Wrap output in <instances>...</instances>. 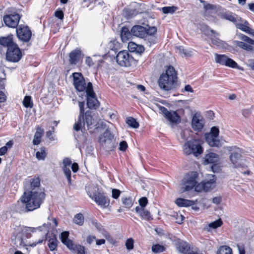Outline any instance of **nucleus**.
<instances>
[{"label":"nucleus","instance_id":"obj_60","mask_svg":"<svg viewBox=\"0 0 254 254\" xmlns=\"http://www.w3.org/2000/svg\"><path fill=\"white\" fill-rule=\"evenodd\" d=\"M75 250H76L77 254H85L84 247L82 246L78 245L76 246Z\"/></svg>","mask_w":254,"mask_h":254},{"label":"nucleus","instance_id":"obj_33","mask_svg":"<svg viewBox=\"0 0 254 254\" xmlns=\"http://www.w3.org/2000/svg\"><path fill=\"white\" fill-rule=\"evenodd\" d=\"M236 16L235 14L231 12H225L222 14V18L229 20L234 23H236L238 20H241L240 17Z\"/></svg>","mask_w":254,"mask_h":254},{"label":"nucleus","instance_id":"obj_34","mask_svg":"<svg viewBox=\"0 0 254 254\" xmlns=\"http://www.w3.org/2000/svg\"><path fill=\"white\" fill-rule=\"evenodd\" d=\"M58 242H59L55 235H52L51 237L50 238L48 241V245L51 251L57 250Z\"/></svg>","mask_w":254,"mask_h":254},{"label":"nucleus","instance_id":"obj_51","mask_svg":"<svg viewBox=\"0 0 254 254\" xmlns=\"http://www.w3.org/2000/svg\"><path fill=\"white\" fill-rule=\"evenodd\" d=\"M138 202L140 205L139 207L144 208L148 203V199L145 197H142L139 199Z\"/></svg>","mask_w":254,"mask_h":254},{"label":"nucleus","instance_id":"obj_62","mask_svg":"<svg viewBox=\"0 0 254 254\" xmlns=\"http://www.w3.org/2000/svg\"><path fill=\"white\" fill-rule=\"evenodd\" d=\"M55 15L60 19H63L64 18V14L62 10H57L55 12Z\"/></svg>","mask_w":254,"mask_h":254},{"label":"nucleus","instance_id":"obj_55","mask_svg":"<svg viewBox=\"0 0 254 254\" xmlns=\"http://www.w3.org/2000/svg\"><path fill=\"white\" fill-rule=\"evenodd\" d=\"M64 244L70 250H74L76 249V246H75L72 241L70 240H68Z\"/></svg>","mask_w":254,"mask_h":254},{"label":"nucleus","instance_id":"obj_26","mask_svg":"<svg viewBox=\"0 0 254 254\" xmlns=\"http://www.w3.org/2000/svg\"><path fill=\"white\" fill-rule=\"evenodd\" d=\"M81 58V51L75 49L71 51L69 54V62L70 64H76Z\"/></svg>","mask_w":254,"mask_h":254},{"label":"nucleus","instance_id":"obj_46","mask_svg":"<svg viewBox=\"0 0 254 254\" xmlns=\"http://www.w3.org/2000/svg\"><path fill=\"white\" fill-rule=\"evenodd\" d=\"M123 203L127 208H130L133 204V201L131 197L123 198Z\"/></svg>","mask_w":254,"mask_h":254},{"label":"nucleus","instance_id":"obj_19","mask_svg":"<svg viewBox=\"0 0 254 254\" xmlns=\"http://www.w3.org/2000/svg\"><path fill=\"white\" fill-rule=\"evenodd\" d=\"M93 199L98 205L104 207L108 206L110 204V199L103 192H98Z\"/></svg>","mask_w":254,"mask_h":254},{"label":"nucleus","instance_id":"obj_18","mask_svg":"<svg viewBox=\"0 0 254 254\" xmlns=\"http://www.w3.org/2000/svg\"><path fill=\"white\" fill-rule=\"evenodd\" d=\"M204 159V162L207 164H214L212 166L211 169L214 172H216L215 169L217 167V165L215 163L219 161V155L215 153L209 152L205 155Z\"/></svg>","mask_w":254,"mask_h":254},{"label":"nucleus","instance_id":"obj_9","mask_svg":"<svg viewBox=\"0 0 254 254\" xmlns=\"http://www.w3.org/2000/svg\"><path fill=\"white\" fill-rule=\"evenodd\" d=\"M87 95V105L89 109H96L99 106V101L97 100L96 94L93 89L91 82L87 83V88L86 90Z\"/></svg>","mask_w":254,"mask_h":254},{"label":"nucleus","instance_id":"obj_38","mask_svg":"<svg viewBox=\"0 0 254 254\" xmlns=\"http://www.w3.org/2000/svg\"><path fill=\"white\" fill-rule=\"evenodd\" d=\"M176 49L180 55L184 57H190L192 55V51L185 49L182 46L176 47Z\"/></svg>","mask_w":254,"mask_h":254},{"label":"nucleus","instance_id":"obj_29","mask_svg":"<svg viewBox=\"0 0 254 254\" xmlns=\"http://www.w3.org/2000/svg\"><path fill=\"white\" fill-rule=\"evenodd\" d=\"M121 38L123 42H127L132 36L131 30L127 27H123L121 31Z\"/></svg>","mask_w":254,"mask_h":254},{"label":"nucleus","instance_id":"obj_42","mask_svg":"<svg viewBox=\"0 0 254 254\" xmlns=\"http://www.w3.org/2000/svg\"><path fill=\"white\" fill-rule=\"evenodd\" d=\"M74 222L80 226H82L84 223V217L81 213H78L75 215L73 218Z\"/></svg>","mask_w":254,"mask_h":254},{"label":"nucleus","instance_id":"obj_24","mask_svg":"<svg viewBox=\"0 0 254 254\" xmlns=\"http://www.w3.org/2000/svg\"><path fill=\"white\" fill-rule=\"evenodd\" d=\"M114 137L113 134L111 132L107 129L104 133L99 137V142L102 145L106 143L111 144L112 143V139Z\"/></svg>","mask_w":254,"mask_h":254},{"label":"nucleus","instance_id":"obj_28","mask_svg":"<svg viewBox=\"0 0 254 254\" xmlns=\"http://www.w3.org/2000/svg\"><path fill=\"white\" fill-rule=\"evenodd\" d=\"M209 181L203 182L204 191H208L213 189L214 183H215L216 177L215 175H211L209 176Z\"/></svg>","mask_w":254,"mask_h":254},{"label":"nucleus","instance_id":"obj_11","mask_svg":"<svg viewBox=\"0 0 254 254\" xmlns=\"http://www.w3.org/2000/svg\"><path fill=\"white\" fill-rule=\"evenodd\" d=\"M18 38L23 42L28 43L31 39L32 32L28 26L20 25L16 29Z\"/></svg>","mask_w":254,"mask_h":254},{"label":"nucleus","instance_id":"obj_45","mask_svg":"<svg viewBox=\"0 0 254 254\" xmlns=\"http://www.w3.org/2000/svg\"><path fill=\"white\" fill-rule=\"evenodd\" d=\"M165 248L159 244L154 245L152 247V251L154 253H160L163 252Z\"/></svg>","mask_w":254,"mask_h":254},{"label":"nucleus","instance_id":"obj_8","mask_svg":"<svg viewBox=\"0 0 254 254\" xmlns=\"http://www.w3.org/2000/svg\"><path fill=\"white\" fill-rule=\"evenodd\" d=\"M22 57L21 51L17 44L14 45L13 47H10L8 49H7L5 58L7 61L17 63L20 60Z\"/></svg>","mask_w":254,"mask_h":254},{"label":"nucleus","instance_id":"obj_2","mask_svg":"<svg viewBox=\"0 0 254 254\" xmlns=\"http://www.w3.org/2000/svg\"><path fill=\"white\" fill-rule=\"evenodd\" d=\"M177 80V72L173 66H169L166 69L165 72L160 75L158 83L160 89L168 91L174 87Z\"/></svg>","mask_w":254,"mask_h":254},{"label":"nucleus","instance_id":"obj_36","mask_svg":"<svg viewBox=\"0 0 254 254\" xmlns=\"http://www.w3.org/2000/svg\"><path fill=\"white\" fill-rule=\"evenodd\" d=\"M92 112L90 111H87L85 113L84 115V120L85 125L86 124L88 129L90 126L93 125V119L91 115Z\"/></svg>","mask_w":254,"mask_h":254},{"label":"nucleus","instance_id":"obj_63","mask_svg":"<svg viewBox=\"0 0 254 254\" xmlns=\"http://www.w3.org/2000/svg\"><path fill=\"white\" fill-rule=\"evenodd\" d=\"M92 223L98 230H101L102 227V225L100 223H98L96 220H92Z\"/></svg>","mask_w":254,"mask_h":254},{"label":"nucleus","instance_id":"obj_3","mask_svg":"<svg viewBox=\"0 0 254 254\" xmlns=\"http://www.w3.org/2000/svg\"><path fill=\"white\" fill-rule=\"evenodd\" d=\"M183 149L186 154H192L196 157L203 152V148L199 141L195 139L186 142L183 146Z\"/></svg>","mask_w":254,"mask_h":254},{"label":"nucleus","instance_id":"obj_53","mask_svg":"<svg viewBox=\"0 0 254 254\" xmlns=\"http://www.w3.org/2000/svg\"><path fill=\"white\" fill-rule=\"evenodd\" d=\"M146 34L149 35H154L157 32V29L155 27H149L146 29Z\"/></svg>","mask_w":254,"mask_h":254},{"label":"nucleus","instance_id":"obj_32","mask_svg":"<svg viewBox=\"0 0 254 254\" xmlns=\"http://www.w3.org/2000/svg\"><path fill=\"white\" fill-rule=\"evenodd\" d=\"M176 204L180 207H187L192 206L194 204L193 200H188L182 198H178L175 201Z\"/></svg>","mask_w":254,"mask_h":254},{"label":"nucleus","instance_id":"obj_16","mask_svg":"<svg viewBox=\"0 0 254 254\" xmlns=\"http://www.w3.org/2000/svg\"><path fill=\"white\" fill-rule=\"evenodd\" d=\"M25 233L22 231L18 233L16 235H13L11 237L13 245L17 248H24L27 246L25 242Z\"/></svg>","mask_w":254,"mask_h":254},{"label":"nucleus","instance_id":"obj_52","mask_svg":"<svg viewBox=\"0 0 254 254\" xmlns=\"http://www.w3.org/2000/svg\"><path fill=\"white\" fill-rule=\"evenodd\" d=\"M133 240L131 238L127 239L126 243V246L127 250H130L133 248Z\"/></svg>","mask_w":254,"mask_h":254},{"label":"nucleus","instance_id":"obj_54","mask_svg":"<svg viewBox=\"0 0 254 254\" xmlns=\"http://www.w3.org/2000/svg\"><path fill=\"white\" fill-rule=\"evenodd\" d=\"M69 233L67 232H64L61 234V240L63 243H65L68 240Z\"/></svg>","mask_w":254,"mask_h":254},{"label":"nucleus","instance_id":"obj_27","mask_svg":"<svg viewBox=\"0 0 254 254\" xmlns=\"http://www.w3.org/2000/svg\"><path fill=\"white\" fill-rule=\"evenodd\" d=\"M135 211L136 213L139 214V216L141 217L142 219L147 221H150L153 219L150 212L143 208L137 206L135 208Z\"/></svg>","mask_w":254,"mask_h":254},{"label":"nucleus","instance_id":"obj_20","mask_svg":"<svg viewBox=\"0 0 254 254\" xmlns=\"http://www.w3.org/2000/svg\"><path fill=\"white\" fill-rule=\"evenodd\" d=\"M209 32L213 35V37L211 38L212 43L220 48L224 47L226 43L217 37V36L219 35V33L214 30L211 29L209 30L208 29L207 31L204 32V34L206 35H209Z\"/></svg>","mask_w":254,"mask_h":254},{"label":"nucleus","instance_id":"obj_10","mask_svg":"<svg viewBox=\"0 0 254 254\" xmlns=\"http://www.w3.org/2000/svg\"><path fill=\"white\" fill-rule=\"evenodd\" d=\"M21 15L17 12H10L8 14L4 15L3 20L5 25L8 27L15 28L18 27V24Z\"/></svg>","mask_w":254,"mask_h":254},{"label":"nucleus","instance_id":"obj_47","mask_svg":"<svg viewBox=\"0 0 254 254\" xmlns=\"http://www.w3.org/2000/svg\"><path fill=\"white\" fill-rule=\"evenodd\" d=\"M51 224L48 223L47 224L44 223L42 226H40L36 228V229L39 231H43V235H46L48 234V228Z\"/></svg>","mask_w":254,"mask_h":254},{"label":"nucleus","instance_id":"obj_39","mask_svg":"<svg viewBox=\"0 0 254 254\" xmlns=\"http://www.w3.org/2000/svg\"><path fill=\"white\" fill-rule=\"evenodd\" d=\"M47 156L46 148L42 147L40 148V151L36 153V157L38 160H44Z\"/></svg>","mask_w":254,"mask_h":254},{"label":"nucleus","instance_id":"obj_22","mask_svg":"<svg viewBox=\"0 0 254 254\" xmlns=\"http://www.w3.org/2000/svg\"><path fill=\"white\" fill-rule=\"evenodd\" d=\"M16 44L13 41V35L12 34L0 37V45L4 47H6L7 49Z\"/></svg>","mask_w":254,"mask_h":254},{"label":"nucleus","instance_id":"obj_58","mask_svg":"<svg viewBox=\"0 0 254 254\" xmlns=\"http://www.w3.org/2000/svg\"><path fill=\"white\" fill-rule=\"evenodd\" d=\"M194 190L196 191L201 192L202 191H204V186L203 185V183L201 182L200 183L198 184L197 185L194 186Z\"/></svg>","mask_w":254,"mask_h":254},{"label":"nucleus","instance_id":"obj_4","mask_svg":"<svg viewBox=\"0 0 254 254\" xmlns=\"http://www.w3.org/2000/svg\"><path fill=\"white\" fill-rule=\"evenodd\" d=\"M198 174L196 172H190L187 174L182 182L181 190L182 192L189 191L192 189L196 185Z\"/></svg>","mask_w":254,"mask_h":254},{"label":"nucleus","instance_id":"obj_6","mask_svg":"<svg viewBox=\"0 0 254 254\" xmlns=\"http://www.w3.org/2000/svg\"><path fill=\"white\" fill-rule=\"evenodd\" d=\"M226 149L229 152L230 161L234 167H242L241 149L236 146H228Z\"/></svg>","mask_w":254,"mask_h":254},{"label":"nucleus","instance_id":"obj_31","mask_svg":"<svg viewBox=\"0 0 254 254\" xmlns=\"http://www.w3.org/2000/svg\"><path fill=\"white\" fill-rule=\"evenodd\" d=\"M44 133V129L40 127L36 128V131L34 136L33 143L34 145H38L41 142V137Z\"/></svg>","mask_w":254,"mask_h":254},{"label":"nucleus","instance_id":"obj_44","mask_svg":"<svg viewBox=\"0 0 254 254\" xmlns=\"http://www.w3.org/2000/svg\"><path fill=\"white\" fill-rule=\"evenodd\" d=\"M236 45L239 47L241 48H242L244 50H246L248 51H252L253 50V47L251 45H250L247 43H244V42L241 41H236Z\"/></svg>","mask_w":254,"mask_h":254},{"label":"nucleus","instance_id":"obj_23","mask_svg":"<svg viewBox=\"0 0 254 254\" xmlns=\"http://www.w3.org/2000/svg\"><path fill=\"white\" fill-rule=\"evenodd\" d=\"M177 249L183 254H190L192 253V249L187 242L182 241L178 242Z\"/></svg>","mask_w":254,"mask_h":254},{"label":"nucleus","instance_id":"obj_17","mask_svg":"<svg viewBox=\"0 0 254 254\" xmlns=\"http://www.w3.org/2000/svg\"><path fill=\"white\" fill-rule=\"evenodd\" d=\"M204 120L202 116L194 114L191 121V126L194 131H200L204 126Z\"/></svg>","mask_w":254,"mask_h":254},{"label":"nucleus","instance_id":"obj_41","mask_svg":"<svg viewBox=\"0 0 254 254\" xmlns=\"http://www.w3.org/2000/svg\"><path fill=\"white\" fill-rule=\"evenodd\" d=\"M126 123L130 127L136 128L139 127V124L136 122V120L132 117H128L127 118Z\"/></svg>","mask_w":254,"mask_h":254},{"label":"nucleus","instance_id":"obj_59","mask_svg":"<svg viewBox=\"0 0 254 254\" xmlns=\"http://www.w3.org/2000/svg\"><path fill=\"white\" fill-rule=\"evenodd\" d=\"M121 194V191L117 189L112 190V197L115 199H117Z\"/></svg>","mask_w":254,"mask_h":254},{"label":"nucleus","instance_id":"obj_48","mask_svg":"<svg viewBox=\"0 0 254 254\" xmlns=\"http://www.w3.org/2000/svg\"><path fill=\"white\" fill-rule=\"evenodd\" d=\"M23 104V105L26 108H31L33 106V103L31 101V97L29 96H26L24 98Z\"/></svg>","mask_w":254,"mask_h":254},{"label":"nucleus","instance_id":"obj_25","mask_svg":"<svg viewBox=\"0 0 254 254\" xmlns=\"http://www.w3.org/2000/svg\"><path fill=\"white\" fill-rule=\"evenodd\" d=\"M132 35L143 38L146 35V28L140 25H135L132 27Z\"/></svg>","mask_w":254,"mask_h":254},{"label":"nucleus","instance_id":"obj_21","mask_svg":"<svg viewBox=\"0 0 254 254\" xmlns=\"http://www.w3.org/2000/svg\"><path fill=\"white\" fill-rule=\"evenodd\" d=\"M63 163L64 165L63 168L64 173L67 178L69 184H71V171L69 167L71 165V161L69 158L66 157L63 159Z\"/></svg>","mask_w":254,"mask_h":254},{"label":"nucleus","instance_id":"obj_5","mask_svg":"<svg viewBox=\"0 0 254 254\" xmlns=\"http://www.w3.org/2000/svg\"><path fill=\"white\" fill-rule=\"evenodd\" d=\"M117 63L122 66L128 67L135 65L136 61L126 51L120 52L116 56Z\"/></svg>","mask_w":254,"mask_h":254},{"label":"nucleus","instance_id":"obj_61","mask_svg":"<svg viewBox=\"0 0 254 254\" xmlns=\"http://www.w3.org/2000/svg\"><path fill=\"white\" fill-rule=\"evenodd\" d=\"M127 144L126 141H123L120 142L119 147L120 150L125 151L127 149Z\"/></svg>","mask_w":254,"mask_h":254},{"label":"nucleus","instance_id":"obj_37","mask_svg":"<svg viewBox=\"0 0 254 254\" xmlns=\"http://www.w3.org/2000/svg\"><path fill=\"white\" fill-rule=\"evenodd\" d=\"M223 224V222L221 219H219L213 222L209 223L206 229L208 231H210L211 229H215L219 227H221Z\"/></svg>","mask_w":254,"mask_h":254},{"label":"nucleus","instance_id":"obj_56","mask_svg":"<svg viewBox=\"0 0 254 254\" xmlns=\"http://www.w3.org/2000/svg\"><path fill=\"white\" fill-rule=\"evenodd\" d=\"M241 39L245 42H247L251 45H254V40L249 38L247 36L242 35L241 36Z\"/></svg>","mask_w":254,"mask_h":254},{"label":"nucleus","instance_id":"obj_57","mask_svg":"<svg viewBox=\"0 0 254 254\" xmlns=\"http://www.w3.org/2000/svg\"><path fill=\"white\" fill-rule=\"evenodd\" d=\"M129 50L132 52H135L138 48V45L133 42H129L128 45Z\"/></svg>","mask_w":254,"mask_h":254},{"label":"nucleus","instance_id":"obj_43","mask_svg":"<svg viewBox=\"0 0 254 254\" xmlns=\"http://www.w3.org/2000/svg\"><path fill=\"white\" fill-rule=\"evenodd\" d=\"M143 38H144L146 44H148L149 46H150L152 44H155L156 41V38L154 35H149L147 34Z\"/></svg>","mask_w":254,"mask_h":254},{"label":"nucleus","instance_id":"obj_13","mask_svg":"<svg viewBox=\"0 0 254 254\" xmlns=\"http://www.w3.org/2000/svg\"><path fill=\"white\" fill-rule=\"evenodd\" d=\"M215 61L221 65L227 66L232 68H238V64L232 59L229 58L225 55L215 54Z\"/></svg>","mask_w":254,"mask_h":254},{"label":"nucleus","instance_id":"obj_64","mask_svg":"<svg viewBox=\"0 0 254 254\" xmlns=\"http://www.w3.org/2000/svg\"><path fill=\"white\" fill-rule=\"evenodd\" d=\"M85 63L89 66L93 65L94 64L92 59L90 57L86 58Z\"/></svg>","mask_w":254,"mask_h":254},{"label":"nucleus","instance_id":"obj_12","mask_svg":"<svg viewBox=\"0 0 254 254\" xmlns=\"http://www.w3.org/2000/svg\"><path fill=\"white\" fill-rule=\"evenodd\" d=\"M73 78V85L75 88L79 92L86 90L87 85L85 80L81 73L74 72L72 73Z\"/></svg>","mask_w":254,"mask_h":254},{"label":"nucleus","instance_id":"obj_49","mask_svg":"<svg viewBox=\"0 0 254 254\" xmlns=\"http://www.w3.org/2000/svg\"><path fill=\"white\" fill-rule=\"evenodd\" d=\"M177 9V7L172 6H165L162 8V12L164 13H173Z\"/></svg>","mask_w":254,"mask_h":254},{"label":"nucleus","instance_id":"obj_15","mask_svg":"<svg viewBox=\"0 0 254 254\" xmlns=\"http://www.w3.org/2000/svg\"><path fill=\"white\" fill-rule=\"evenodd\" d=\"M160 110L164 117L170 122L176 124L180 122L181 118L176 112L174 111H169L167 108L163 106L160 107Z\"/></svg>","mask_w":254,"mask_h":254},{"label":"nucleus","instance_id":"obj_30","mask_svg":"<svg viewBox=\"0 0 254 254\" xmlns=\"http://www.w3.org/2000/svg\"><path fill=\"white\" fill-rule=\"evenodd\" d=\"M237 28L251 35H254V30L249 26V23L245 21L244 23H236Z\"/></svg>","mask_w":254,"mask_h":254},{"label":"nucleus","instance_id":"obj_40","mask_svg":"<svg viewBox=\"0 0 254 254\" xmlns=\"http://www.w3.org/2000/svg\"><path fill=\"white\" fill-rule=\"evenodd\" d=\"M217 254H232V251L229 247L223 246L219 248Z\"/></svg>","mask_w":254,"mask_h":254},{"label":"nucleus","instance_id":"obj_7","mask_svg":"<svg viewBox=\"0 0 254 254\" xmlns=\"http://www.w3.org/2000/svg\"><path fill=\"white\" fill-rule=\"evenodd\" d=\"M219 130L217 127H213L210 133L205 134V139L208 144L212 147H220L222 145V142L217 138Z\"/></svg>","mask_w":254,"mask_h":254},{"label":"nucleus","instance_id":"obj_1","mask_svg":"<svg viewBox=\"0 0 254 254\" xmlns=\"http://www.w3.org/2000/svg\"><path fill=\"white\" fill-rule=\"evenodd\" d=\"M38 177L32 178L25 185V191L21 198L26 211L39 208L45 198V193L40 188Z\"/></svg>","mask_w":254,"mask_h":254},{"label":"nucleus","instance_id":"obj_14","mask_svg":"<svg viewBox=\"0 0 254 254\" xmlns=\"http://www.w3.org/2000/svg\"><path fill=\"white\" fill-rule=\"evenodd\" d=\"M79 107L80 109L79 115L78 118V121L76 122L73 126V129L76 131H79V130L84 128L85 129V123L84 120V102H79Z\"/></svg>","mask_w":254,"mask_h":254},{"label":"nucleus","instance_id":"obj_35","mask_svg":"<svg viewBox=\"0 0 254 254\" xmlns=\"http://www.w3.org/2000/svg\"><path fill=\"white\" fill-rule=\"evenodd\" d=\"M85 190L88 193V195L92 199L95 197L98 192V189L95 186L89 185L85 187Z\"/></svg>","mask_w":254,"mask_h":254},{"label":"nucleus","instance_id":"obj_50","mask_svg":"<svg viewBox=\"0 0 254 254\" xmlns=\"http://www.w3.org/2000/svg\"><path fill=\"white\" fill-rule=\"evenodd\" d=\"M118 47V43L116 40L111 41L108 44V47L111 50L116 51Z\"/></svg>","mask_w":254,"mask_h":254}]
</instances>
